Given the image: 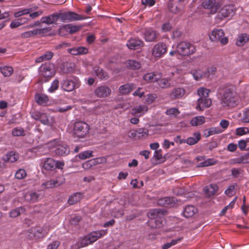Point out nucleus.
<instances>
[{"label": "nucleus", "instance_id": "obj_18", "mask_svg": "<svg viewBox=\"0 0 249 249\" xmlns=\"http://www.w3.org/2000/svg\"><path fill=\"white\" fill-rule=\"evenodd\" d=\"M107 230H100L94 231L90 232L87 235L88 237L91 241V244L96 241L99 238L107 234Z\"/></svg>", "mask_w": 249, "mask_h": 249}, {"label": "nucleus", "instance_id": "obj_8", "mask_svg": "<svg viewBox=\"0 0 249 249\" xmlns=\"http://www.w3.org/2000/svg\"><path fill=\"white\" fill-rule=\"evenodd\" d=\"M40 75L45 78L52 77L55 73L54 65L49 63L42 64L39 69Z\"/></svg>", "mask_w": 249, "mask_h": 249}, {"label": "nucleus", "instance_id": "obj_56", "mask_svg": "<svg viewBox=\"0 0 249 249\" xmlns=\"http://www.w3.org/2000/svg\"><path fill=\"white\" fill-rule=\"evenodd\" d=\"M147 108L146 106H145L144 105H143V106L140 105V106H139L134 107L132 109V111L134 114H136V113H141L144 110H147Z\"/></svg>", "mask_w": 249, "mask_h": 249}, {"label": "nucleus", "instance_id": "obj_49", "mask_svg": "<svg viewBox=\"0 0 249 249\" xmlns=\"http://www.w3.org/2000/svg\"><path fill=\"white\" fill-rule=\"evenodd\" d=\"M33 11V8L24 9L21 11L15 13L14 16L16 18H18L22 15L29 14Z\"/></svg>", "mask_w": 249, "mask_h": 249}, {"label": "nucleus", "instance_id": "obj_21", "mask_svg": "<svg viewBox=\"0 0 249 249\" xmlns=\"http://www.w3.org/2000/svg\"><path fill=\"white\" fill-rule=\"evenodd\" d=\"M176 200V199L173 197H165L158 199L157 203L160 206H167L174 204Z\"/></svg>", "mask_w": 249, "mask_h": 249}, {"label": "nucleus", "instance_id": "obj_2", "mask_svg": "<svg viewBox=\"0 0 249 249\" xmlns=\"http://www.w3.org/2000/svg\"><path fill=\"white\" fill-rule=\"evenodd\" d=\"M89 126L85 122H76L74 124L73 133L74 135L79 138L86 137L89 134Z\"/></svg>", "mask_w": 249, "mask_h": 249}, {"label": "nucleus", "instance_id": "obj_55", "mask_svg": "<svg viewBox=\"0 0 249 249\" xmlns=\"http://www.w3.org/2000/svg\"><path fill=\"white\" fill-rule=\"evenodd\" d=\"M68 25V32L70 34H73L74 33L77 32L80 29V27L76 26V25H72L71 24H69Z\"/></svg>", "mask_w": 249, "mask_h": 249}, {"label": "nucleus", "instance_id": "obj_6", "mask_svg": "<svg viewBox=\"0 0 249 249\" xmlns=\"http://www.w3.org/2000/svg\"><path fill=\"white\" fill-rule=\"evenodd\" d=\"M224 36V33L222 29H214L210 36V39L212 41H219L222 45H226L228 43V39Z\"/></svg>", "mask_w": 249, "mask_h": 249}, {"label": "nucleus", "instance_id": "obj_34", "mask_svg": "<svg viewBox=\"0 0 249 249\" xmlns=\"http://www.w3.org/2000/svg\"><path fill=\"white\" fill-rule=\"evenodd\" d=\"M26 211V209L23 207H19L15 209L12 210L10 212V217L12 218H16L21 213H24Z\"/></svg>", "mask_w": 249, "mask_h": 249}, {"label": "nucleus", "instance_id": "obj_4", "mask_svg": "<svg viewBox=\"0 0 249 249\" xmlns=\"http://www.w3.org/2000/svg\"><path fill=\"white\" fill-rule=\"evenodd\" d=\"M235 12V8L233 5H229L223 7L215 17L216 23H220L224 18L233 16Z\"/></svg>", "mask_w": 249, "mask_h": 249}, {"label": "nucleus", "instance_id": "obj_53", "mask_svg": "<svg viewBox=\"0 0 249 249\" xmlns=\"http://www.w3.org/2000/svg\"><path fill=\"white\" fill-rule=\"evenodd\" d=\"M26 172L24 169H19L15 174V178L18 179H21L25 177Z\"/></svg>", "mask_w": 249, "mask_h": 249}, {"label": "nucleus", "instance_id": "obj_57", "mask_svg": "<svg viewBox=\"0 0 249 249\" xmlns=\"http://www.w3.org/2000/svg\"><path fill=\"white\" fill-rule=\"evenodd\" d=\"M58 86L59 81L57 79H55L53 81V82L52 84L51 87L49 89V91L50 92H53L58 89Z\"/></svg>", "mask_w": 249, "mask_h": 249}, {"label": "nucleus", "instance_id": "obj_36", "mask_svg": "<svg viewBox=\"0 0 249 249\" xmlns=\"http://www.w3.org/2000/svg\"><path fill=\"white\" fill-rule=\"evenodd\" d=\"M82 195L80 193H76L71 196L69 199L68 203L71 205H73L79 202L82 198Z\"/></svg>", "mask_w": 249, "mask_h": 249}, {"label": "nucleus", "instance_id": "obj_9", "mask_svg": "<svg viewBox=\"0 0 249 249\" xmlns=\"http://www.w3.org/2000/svg\"><path fill=\"white\" fill-rule=\"evenodd\" d=\"M148 130L146 128H141L137 130H131L128 132L129 138L134 139H141L147 137Z\"/></svg>", "mask_w": 249, "mask_h": 249}, {"label": "nucleus", "instance_id": "obj_46", "mask_svg": "<svg viewBox=\"0 0 249 249\" xmlns=\"http://www.w3.org/2000/svg\"><path fill=\"white\" fill-rule=\"evenodd\" d=\"M182 237H179L176 239H174L170 242H168L162 246V249H168L173 246L176 245L178 242L182 240Z\"/></svg>", "mask_w": 249, "mask_h": 249}, {"label": "nucleus", "instance_id": "obj_54", "mask_svg": "<svg viewBox=\"0 0 249 249\" xmlns=\"http://www.w3.org/2000/svg\"><path fill=\"white\" fill-rule=\"evenodd\" d=\"M35 236L37 238H40L44 236L43 229L42 228H36L34 231Z\"/></svg>", "mask_w": 249, "mask_h": 249}, {"label": "nucleus", "instance_id": "obj_32", "mask_svg": "<svg viewBox=\"0 0 249 249\" xmlns=\"http://www.w3.org/2000/svg\"><path fill=\"white\" fill-rule=\"evenodd\" d=\"M53 53L51 51H48L45 52L40 57L37 58L36 59V63H41L44 60H50L53 56Z\"/></svg>", "mask_w": 249, "mask_h": 249}, {"label": "nucleus", "instance_id": "obj_22", "mask_svg": "<svg viewBox=\"0 0 249 249\" xmlns=\"http://www.w3.org/2000/svg\"><path fill=\"white\" fill-rule=\"evenodd\" d=\"M185 93V90L183 88H175L170 93V96L173 99H176L181 98L184 95Z\"/></svg>", "mask_w": 249, "mask_h": 249}, {"label": "nucleus", "instance_id": "obj_10", "mask_svg": "<svg viewBox=\"0 0 249 249\" xmlns=\"http://www.w3.org/2000/svg\"><path fill=\"white\" fill-rule=\"evenodd\" d=\"M111 93V89L107 85H101L94 90V93L98 98H105L109 96Z\"/></svg>", "mask_w": 249, "mask_h": 249}, {"label": "nucleus", "instance_id": "obj_12", "mask_svg": "<svg viewBox=\"0 0 249 249\" xmlns=\"http://www.w3.org/2000/svg\"><path fill=\"white\" fill-rule=\"evenodd\" d=\"M174 0H170L168 4L169 10L173 13H178L183 8L185 0H177V1H173Z\"/></svg>", "mask_w": 249, "mask_h": 249}, {"label": "nucleus", "instance_id": "obj_7", "mask_svg": "<svg viewBox=\"0 0 249 249\" xmlns=\"http://www.w3.org/2000/svg\"><path fill=\"white\" fill-rule=\"evenodd\" d=\"M59 18L63 22H70L84 19L82 16L74 12H67L58 13Z\"/></svg>", "mask_w": 249, "mask_h": 249}, {"label": "nucleus", "instance_id": "obj_28", "mask_svg": "<svg viewBox=\"0 0 249 249\" xmlns=\"http://www.w3.org/2000/svg\"><path fill=\"white\" fill-rule=\"evenodd\" d=\"M200 134L199 132H196L194 134L193 137H190L185 140V143L190 145L196 143L200 140Z\"/></svg>", "mask_w": 249, "mask_h": 249}, {"label": "nucleus", "instance_id": "obj_60", "mask_svg": "<svg viewBox=\"0 0 249 249\" xmlns=\"http://www.w3.org/2000/svg\"><path fill=\"white\" fill-rule=\"evenodd\" d=\"M212 159H208L203 162L199 163L198 167H206L214 164Z\"/></svg>", "mask_w": 249, "mask_h": 249}, {"label": "nucleus", "instance_id": "obj_51", "mask_svg": "<svg viewBox=\"0 0 249 249\" xmlns=\"http://www.w3.org/2000/svg\"><path fill=\"white\" fill-rule=\"evenodd\" d=\"M94 161H93V159H91L89 160L82 164V167L84 169L86 170H89L91 169L93 166H95Z\"/></svg>", "mask_w": 249, "mask_h": 249}, {"label": "nucleus", "instance_id": "obj_27", "mask_svg": "<svg viewBox=\"0 0 249 249\" xmlns=\"http://www.w3.org/2000/svg\"><path fill=\"white\" fill-rule=\"evenodd\" d=\"M135 88V87L133 84H127L123 85L120 87L119 91L121 94H127L130 93L133 89Z\"/></svg>", "mask_w": 249, "mask_h": 249}, {"label": "nucleus", "instance_id": "obj_13", "mask_svg": "<svg viewBox=\"0 0 249 249\" xmlns=\"http://www.w3.org/2000/svg\"><path fill=\"white\" fill-rule=\"evenodd\" d=\"M167 52L166 46L163 43L156 44L152 49V55L155 57H160Z\"/></svg>", "mask_w": 249, "mask_h": 249}, {"label": "nucleus", "instance_id": "obj_62", "mask_svg": "<svg viewBox=\"0 0 249 249\" xmlns=\"http://www.w3.org/2000/svg\"><path fill=\"white\" fill-rule=\"evenodd\" d=\"M42 124H49V121L48 117L45 113H42L41 117H40L39 121Z\"/></svg>", "mask_w": 249, "mask_h": 249}, {"label": "nucleus", "instance_id": "obj_25", "mask_svg": "<svg viewBox=\"0 0 249 249\" xmlns=\"http://www.w3.org/2000/svg\"><path fill=\"white\" fill-rule=\"evenodd\" d=\"M197 210L194 206L192 205L186 206L183 211V215L186 217H191L193 216Z\"/></svg>", "mask_w": 249, "mask_h": 249}, {"label": "nucleus", "instance_id": "obj_11", "mask_svg": "<svg viewBox=\"0 0 249 249\" xmlns=\"http://www.w3.org/2000/svg\"><path fill=\"white\" fill-rule=\"evenodd\" d=\"M202 5L205 9L209 10V14L212 15L216 13L220 7L219 5L216 3L215 0H204Z\"/></svg>", "mask_w": 249, "mask_h": 249}, {"label": "nucleus", "instance_id": "obj_44", "mask_svg": "<svg viewBox=\"0 0 249 249\" xmlns=\"http://www.w3.org/2000/svg\"><path fill=\"white\" fill-rule=\"evenodd\" d=\"M95 75L101 79H106L108 76L107 72H105L103 69L98 68L94 70Z\"/></svg>", "mask_w": 249, "mask_h": 249}, {"label": "nucleus", "instance_id": "obj_40", "mask_svg": "<svg viewBox=\"0 0 249 249\" xmlns=\"http://www.w3.org/2000/svg\"><path fill=\"white\" fill-rule=\"evenodd\" d=\"M205 122V118L203 116H197L192 118L190 121L193 126H197L202 124Z\"/></svg>", "mask_w": 249, "mask_h": 249}, {"label": "nucleus", "instance_id": "obj_29", "mask_svg": "<svg viewBox=\"0 0 249 249\" xmlns=\"http://www.w3.org/2000/svg\"><path fill=\"white\" fill-rule=\"evenodd\" d=\"M249 41V35L245 33L242 34L237 38L236 44L238 46H242Z\"/></svg>", "mask_w": 249, "mask_h": 249}, {"label": "nucleus", "instance_id": "obj_20", "mask_svg": "<svg viewBox=\"0 0 249 249\" xmlns=\"http://www.w3.org/2000/svg\"><path fill=\"white\" fill-rule=\"evenodd\" d=\"M218 187L217 185L215 184H211L209 185L205 186L203 188V191L205 194L208 197L214 195L216 192L217 191Z\"/></svg>", "mask_w": 249, "mask_h": 249}, {"label": "nucleus", "instance_id": "obj_59", "mask_svg": "<svg viewBox=\"0 0 249 249\" xmlns=\"http://www.w3.org/2000/svg\"><path fill=\"white\" fill-rule=\"evenodd\" d=\"M179 113V112L178 108L175 107L168 109L166 111V114L168 115H177Z\"/></svg>", "mask_w": 249, "mask_h": 249}, {"label": "nucleus", "instance_id": "obj_23", "mask_svg": "<svg viewBox=\"0 0 249 249\" xmlns=\"http://www.w3.org/2000/svg\"><path fill=\"white\" fill-rule=\"evenodd\" d=\"M55 153L59 156H65L70 152L69 148L66 144H59L55 149Z\"/></svg>", "mask_w": 249, "mask_h": 249}, {"label": "nucleus", "instance_id": "obj_24", "mask_svg": "<svg viewBox=\"0 0 249 249\" xmlns=\"http://www.w3.org/2000/svg\"><path fill=\"white\" fill-rule=\"evenodd\" d=\"M40 195L36 192H31L26 193L24 195L25 200L31 202H35L40 198Z\"/></svg>", "mask_w": 249, "mask_h": 249}, {"label": "nucleus", "instance_id": "obj_64", "mask_svg": "<svg viewBox=\"0 0 249 249\" xmlns=\"http://www.w3.org/2000/svg\"><path fill=\"white\" fill-rule=\"evenodd\" d=\"M59 245L60 242L59 241H53L48 245L46 249H57Z\"/></svg>", "mask_w": 249, "mask_h": 249}, {"label": "nucleus", "instance_id": "obj_30", "mask_svg": "<svg viewBox=\"0 0 249 249\" xmlns=\"http://www.w3.org/2000/svg\"><path fill=\"white\" fill-rule=\"evenodd\" d=\"M43 33L42 29H35L34 30L25 32L20 35L22 38H28L33 36L37 34H41Z\"/></svg>", "mask_w": 249, "mask_h": 249}, {"label": "nucleus", "instance_id": "obj_17", "mask_svg": "<svg viewBox=\"0 0 249 249\" xmlns=\"http://www.w3.org/2000/svg\"><path fill=\"white\" fill-rule=\"evenodd\" d=\"M161 76L160 72L155 71L145 74L143 76V79L148 82H154L159 81Z\"/></svg>", "mask_w": 249, "mask_h": 249}, {"label": "nucleus", "instance_id": "obj_58", "mask_svg": "<svg viewBox=\"0 0 249 249\" xmlns=\"http://www.w3.org/2000/svg\"><path fill=\"white\" fill-rule=\"evenodd\" d=\"M241 121L246 123H249V108L246 109L244 111Z\"/></svg>", "mask_w": 249, "mask_h": 249}, {"label": "nucleus", "instance_id": "obj_16", "mask_svg": "<svg viewBox=\"0 0 249 249\" xmlns=\"http://www.w3.org/2000/svg\"><path fill=\"white\" fill-rule=\"evenodd\" d=\"M55 166H56V160L52 158H46L44 160L43 163V170L46 171H54Z\"/></svg>", "mask_w": 249, "mask_h": 249}, {"label": "nucleus", "instance_id": "obj_5", "mask_svg": "<svg viewBox=\"0 0 249 249\" xmlns=\"http://www.w3.org/2000/svg\"><path fill=\"white\" fill-rule=\"evenodd\" d=\"M62 89L66 91H71L80 86V82L77 77H74L63 81L61 84Z\"/></svg>", "mask_w": 249, "mask_h": 249}, {"label": "nucleus", "instance_id": "obj_48", "mask_svg": "<svg viewBox=\"0 0 249 249\" xmlns=\"http://www.w3.org/2000/svg\"><path fill=\"white\" fill-rule=\"evenodd\" d=\"M192 74L195 79L197 81L204 76V73L200 70L193 71H192Z\"/></svg>", "mask_w": 249, "mask_h": 249}, {"label": "nucleus", "instance_id": "obj_47", "mask_svg": "<svg viewBox=\"0 0 249 249\" xmlns=\"http://www.w3.org/2000/svg\"><path fill=\"white\" fill-rule=\"evenodd\" d=\"M93 151L90 150L85 151L81 152L78 155V157L81 160H85L87 158H89L93 157L92 155Z\"/></svg>", "mask_w": 249, "mask_h": 249}, {"label": "nucleus", "instance_id": "obj_39", "mask_svg": "<svg viewBox=\"0 0 249 249\" xmlns=\"http://www.w3.org/2000/svg\"><path fill=\"white\" fill-rule=\"evenodd\" d=\"M148 225L152 228H159L162 226V222L160 218L149 220Z\"/></svg>", "mask_w": 249, "mask_h": 249}, {"label": "nucleus", "instance_id": "obj_26", "mask_svg": "<svg viewBox=\"0 0 249 249\" xmlns=\"http://www.w3.org/2000/svg\"><path fill=\"white\" fill-rule=\"evenodd\" d=\"M163 214V212L161 209H153L147 213V216L149 220L160 218Z\"/></svg>", "mask_w": 249, "mask_h": 249}, {"label": "nucleus", "instance_id": "obj_1", "mask_svg": "<svg viewBox=\"0 0 249 249\" xmlns=\"http://www.w3.org/2000/svg\"><path fill=\"white\" fill-rule=\"evenodd\" d=\"M221 104L223 107H233L237 105L238 97L236 88L233 85H228L223 89Z\"/></svg>", "mask_w": 249, "mask_h": 249}, {"label": "nucleus", "instance_id": "obj_52", "mask_svg": "<svg viewBox=\"0 0 249 249\" xmlns=\"http://www.w3.org/2000/svg\"><path fill=\"white\" fill-rule=\"evenodd\" d=\"M248 133H249V129L247 127H239L236 129V135L242 136Z\"/></svg>", "mask_w": 249, "mask_h": 249}, {"label": "nucleus", "instance_id": "obj_45", "mask_svg": "<svg viewBox=\"0 0 249 249\" xmlns=\"http://www.w3.org/2000/svg\"><path fill=\"white\" fill-rule=\"evenodd\" d=\"M210 90L208 89L201 88L197 90V94L199 98H209V93Z\"/></svg>", "mask_w": 249, "mask_h": 249}, {"label": "nucleus", "instance_id": "obj_61", "mask_svg": "<svg viewBox=\"0 0 249 249\" xmlns=\"http://www.w3.org/2000/svg\"><path fill=\"white\" fill-rule=\"evenodd\" d=\"M68 25H65L61 28H60L59 30V34L61 36H64L69 33L68 32Z\"/></svg>", "mask_w": 249, "mask_h": 249}, {"label": "nucleus", "instance_id": "obj_63", "mask_svg": "<svg viewBox=\"0 0 249 249\" xmlns=\"http://www.w3.org/2000/svg\"><path fill=\"white\" fill-rule=\"evenodd\" d=\"M234 189H235V185H230L228 187V188L225 190V194L229 196H231L233 195L232 193H233Z\"/></svg>", "mask_w": 249, "mask_h": 249}, {"label": "nucleus", "instance_id": "obj_37", "mask_svg": "<svg viewBox=\"0 0 249 249\" xmlns=\"http://www.w3.org/2000/svg\"><path fill=\"white\" fill-rule=\"evenodd\" d=\"M0 71L4 76L8 77L13 73V69L11 66H4L0 67Z\"/></svg>", "mask_w": 249, "mask_h": 249}, {"label": "nucleus", "instance_id": "obj_43", "mask_svg": "<svg viewBox=\"0 0 249 249\" xmlns=\"http://www.w3.org/2000/svg\"><path fill=\"white\" fill-rule=\"evenodd\" d=\"M89 244H91V241H89V239L87 235L78 241L77 246L79 248H80L87 246Z\"/></svg>", "mask_w": 249, "mask_h": 249}, {"label": "nucleus", "instance_id": "obj_38", "mask_svg": "<svg viewBox=\"0 0 249 249\" xmlns=\"http://www.w3.org/2000/svg\"><path fill=\"white\" fill-rule=\"evenodd\" d=\"M127 67L132 70H138L141 67L140 62L135 60H129L127 62Z\"/></svg>", "mask_w": 249, "mask_h": 249}, {"label": "nucleus", "instance_id": "obj_15", "mask_svg": "<svg viewBox=\"0 0 249 249\" xmlns=\"http://www.w3.org/2000/svg\"><path fill=\"white\" fill-rule=\"evenodd\" d=\"M143 45V42L139 38H133L129 39L126 46L130 49L136 50L140 49Z\"/></svg>", "mask_w": 249, "mask_h": 249}, {"label": "nucleus", "instance_id": "obj_3", "mask_svg": "<svg viewBox=\"0 0 249 249\" xmlns=\"http://www.w3.org/2000/svg\"><path fill=\"white\" fill-rule=\"evenodd\" d=\"M177 52L179 55L188 56L196 52L194 45L187 41H181L177 45Z\"/></svg>", "mask_w": 249, "mask_h": 249}, {"label": "nucleus", "instance_id": "obj_14", "mask_svg": "<svg viewBox=\"0 0 249 249\" xmlns=\"http://www.w3.org/2000/svg\"><path fill=\"white\" fill-rule=\"evenodd\" d=\"M212 100L209 98H199L197 101L196 109L203 110L204 108H207L211 106Z\"/></svg>", "mask_w": 249, "mask_h": 249}, {"label": "nucleus", "instance_id": "obj_42", "mask_svg": "<svg viewBox=\"0 0 249 249\" xmlns=\"http://www.w3.org/2000/svg\"><path fill=\"white\" fill-rule=\"evenodd\" d=\"M170 78H165L160 79L158 81L159 86L162 89L168 88L171 86Z\"/></svg>", "mask_w": 249, "mask_h": 249}, {"label": "nucleus", "instance_id": "obj_33", "mask_svg": "<svg viewBox=\"0 0 249 249\" xmlns=\"http://www.w3.org/2000/svg\"><path fill=\"white\" fill-rule=\"evenodd\" d=\"M60 184L57 180L54 179H51L46 182H44L42 184V186L45 189H50L53 187H58Z\"/></svg>", "mask_w": 249, "mask_h": 249}, {"label": "nucleus", "instance_id": "obj_19", "mask_svg": "<svg viewBox=\"0 0 249 249\" xmlns=\"http://www.w3.org/2000/svg\"><path fill=\"white\" fill-rule=\"evenodd\" d=\"M59 18L58 13H54L48 16L42 17L40 21L42 23L50 25L57 21Z\"/></svg>", "mask_w": 249, "mask_h": 249}, {"label": "nucleus", "instance_id": "obj_50", "mask_svg": "<svg viewBox=\"0 0 249 249\" xmlns=\"http://www.w3.org/2000/svg\"><path fill=\"white\" fill-rule=\"evenodd\" d=\"M12 135L14 136L24 135V130L22 128L15 127L12 131Z\"/></svg>", "mask_w": 249, "mask_h": 249}, {"label": "nucleus", "instance_id": "obj_31", "mask_svg": "<svg viewBox=\"0 0 249 249\" xmlns=\"http://www.w3.org/2000/svg\"><path fill=\"white\" fill-rule=\"evenodd\" d=\"M144 37L146 41H154L157 37V34L154 31L147 30L144 33Z\"/></svg>", "mask_w": 249, "mask_h": 249}, {"label": "nucleus", "instance_id": "obj_41", "mask_svg": "<svg viewBox=\"0 0 249 249\" xmlns=\"http://www.w3.org/2000/svg\"><path fill=\"white\" fill-rule=\"evenodd\" d=\"M36 102L39 105L46 104L49 100L47 95L42 94H38L36 96Z\"/></svg>", "mask_w": 249, "mask_h": 249}, {"label": "nucleus", "instance_id": "obj_35", "mask_svg": "<svg viewBox=\"0 0 249 249\" xmlns=\"http://www.w3.org/2000/svg\"><path fill=\"white\" fill-rule=\"evenodd\" d=\"M18 159V154L13 152H8L5 156L4 160L7 162H14L16 161Z\"/></svg>", "mask_w": 249, "mask_h": 249}]
</instances>
